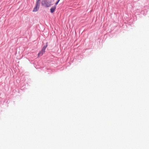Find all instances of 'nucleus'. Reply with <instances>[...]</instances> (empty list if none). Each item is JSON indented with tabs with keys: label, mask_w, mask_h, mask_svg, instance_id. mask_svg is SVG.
Returning a JSON list of instances; mask_svg holds the SVG:
<instances>
[{
	"label": "nucleus",
	"mask_w": 149,
	"mask_h": 149,
	"mask_svg": "<svg viewBox=\"0 0 149 149\" xmlns=\"http://www.w3.org/2000/svg\"><path fill=\"white\" fill-rule=\"evenodd\" d=\"M60 1V0H58L57 2L56 3H55V5H56L58 3V2H59V1Z\"/></svg>",
	"instance_id": "obj_6"
},
{
	"label": "nucleus",
	"mask_w": 149,
	"mask_h": 149,
	"mask_svg": "<svg viewBox=\"0 0 149 149\" xmlns=\"http://www.w3.org/2000/svg\"><path fill=\"white\" fill-rule=\"evenodd\" d=\"M40 5V3L36 2L35 7L34 8L33 11V12H36L38 10L39 8Z\"/></svg>",
	"instance_id": "obj_1"
},
{
	"label": "nucleus",
	"mask_w": 149,
	"mask_h": 149,
	"mask_svg": "<svg viewBox=\"0 0 149 149\" xmlns=\"http://www.w3.org/2000/svg\"><path fill=\"white\" fill-rule=\"evenodd\" d=\"M56 8V6H54L52 7L50 9V12L51 13H53L55 11V10Z\"/></svg>",
	"instance_id": "obj_4"
},
{
	"label": "nucleus",
	"mask_w": 149,
	"mask_h": 149,
	"mask_svg": "<svg viewBox=\"0 0 149 149\" xmlns=\"http://www.w3.org/2000/svg\"><path fill=\"white\" fill-rule=\"evenodd\" d=\"M40 0H37L36 2H38V3H40Z\"/></svg>",
	"instance_id": "obj_7"
},
{
	"label": "nucleus",
	"mask_w": 149,
	"mask_h": 149,
	"mask_svg": "<svg viewBox=\"0 0 149 149\" xmlns=\"http://www.w3.org/2000/svg\"><path fill=\"white\" fill-rule=\"evenodd\" d=\"M44 2L45 4V6L46 7H48L51 5V4L49 3L48 2H47L45 1H42V5H44Z\"/></svg>",
	"instance_id": "obj_2"
},
{
	"label": "nucleus",
	"mask_w": 149,
	"mask_h": 149,
	"mask_svg": "<svg viewBox=\"0 0 149 149\" xmlns=\"http://www.w3.org/2000/svg\"><path fill=\"white\" fill-rule=\"evenodd\" d=\"M45 52V51L42 49V50L38 53V56H41Z\"/></svg>",
	"instance_id": "obj_3"
},
{
	"label": "nucleus",
	"mask_w": 149,
	"mask_h": 149,
	"mask_svg": "<svg viewBox=\"0 0 149 149\" xmlns=\"http://www.w3.org/2000/svg\"><path fill=\"white\" fill-rule=\"evenodd\" d=\"M47 47V45H46L44 46H43L42 49L45 51V49Z\"/></svg>",
	"instance_id": "obj_5"
}]
</instances>
